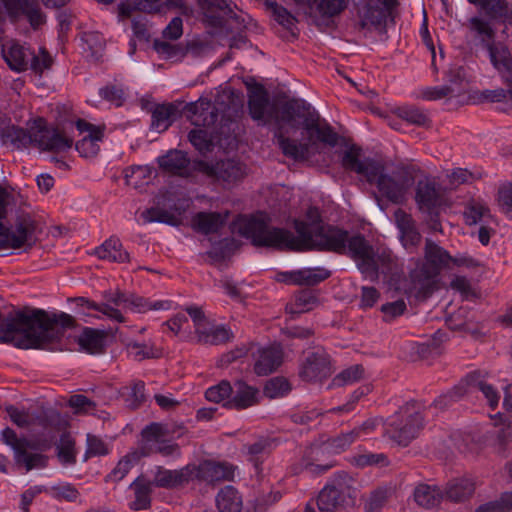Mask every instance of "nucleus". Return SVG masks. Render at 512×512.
Listing matches in <instances>:
<instances>
[{"label":"nucleus","instance_id":"7","mask_svg":"<svg viewBox=\"0 0 512 512\" xmlns=\"http://www.w3.org/2000/svg\"><path fill=\"white\" fill-rule=\"evenodd\" d=\"M1 138L5 144H12L17 148L26 147L35 143L43 151L62 153L68 151L73 145V139L65 136L55 128L40 127L30 135L23 128L7 126L1 130Z\"/></svg>","mask_w":512,"mask_h":512},{"label":"nucleus","instance_id":"64","mask_svg":"<svg viewBox=\"0 0 512 512\" xmlns=\"http://www.w3.org/2000/svg\"><path fill=\"white\" fill-rule=\"evenodd\" d=\"M406 303L404 300H397L394 302L383 304L381 311L384 314V321L390 322L396 317L401 316L406 311Z\"/></svg>","mask_w":512,"mask_h":512},{"label":"nucleus","instance_id":"37","mask_svg":"<svg viewBox=\"0 0 512 512\" xmlns=\"http://www.w3.org/2000/svg\"><path fill=\"white\" fill-rule=\"evenodd\" d=\"M375 273L364 274L366 278L376 281L379 273L388 275L392 274L397 267V258L389 250H377L373 254Z\"/></svg>","mask_w":512,"mask_h":512},{"label":"nucleus","instance_id":"49","mask_svg":"<svg viewBox=\"0 0 512 512\" xmlns=\"http://www.w3.org/2000/svg\"><path fill=\"white\" fill-rule=\"evenodd\" d=\"M142 218L146 223L160 222L172 226H176L180 222L178 216H176L174 213L159 207H151L146 209L142 213Z\"/></svg>","mask_w":512,"mask_h":512},{"label":"nucleus","instance_id":"27","mask_svg":"<svg viewBox=\"0 0 512 512\" xmlns=\"http://www.w3.org/2000/svg\"><path fill=\"white\" fill-rule=\"evenodd\" d=\"M168 428L166 425L153 422L147 425L141 432V441L138 455L146 457L154 454L155 448L168 438Z\"/></svg>","mask_w":512,"mask_h":512},{"label":"nucleus","instance_id":"35","mask_svg":"<svg viewBox=\"0 0 512 512\" xmlns=\"http://www.w3.org/2000/svg\"><path fill=\"white\" fill-rule=\"evenodd\" d=\"M152 483L143 477H137L129 486L134 491L135 499L129 503L133 511L146 510L151 506Z\"/></svg>","mask_w":512,"mask_h":512},{"label":"nucleus","instance_id":"46","mask_svg":"<svg viewBox=\"0 0 512 512\" xmlns=\"http://www.w3.org/2000/svg\"><path fill=\"white\" fill-rule=\"evenodd\" d=\"M340 497L339 490L335 487L325 486L319 493L317 505L321 512H332L337 507ZM305 512H315L309 505L306 506Z\"/></svg>","mask_w":512,"mask_h":512},{"label":"nucleus","instance_id":"16","mask_svg":"<svg viewBox=\"0 0 512 512\" xmlns=\"http://www.w3.org/2000/svg\"><path fill=\"white\" fill-rule=\"evenodd\" d=\"M192 481L197 480L214 485L219 482L233 481L237 466L226 461L204 460L198 465L192 464Z\"/></svg>","mask_w":512,"mask_h":512},{"label":"nucleus","instance_id":"4","mask_svg":"<svg viewBox=\"0 0 512 512\" xmlns=\"http://www.w3.org/2000/svg\"><path fill=\"white\" fill-rule=\"evenodd\" d=\"M307 221L295 220L294 227L297 235H294L288 229L281 227H274L270 225V219L264 213H258L256 215H240L233 222V231L241 235L242 237L249 239L251 243L256 247L273 248L279 251H309L310 249H292L282 246L280 242L286 241L285 236H279L277 231H284L292 235V238H301L302 235L299 232L300 225L305 227V232L311 238H316L317 233L331 225H324L321 219V214L318 208L310 207L306 213Z\"/></svg>","mask_w":512,"mask_h":512},{"label":"nucleus","instance_id":"63","mask_svg":"<svg viewBox=\"0 0 512 512\" xmlns=\"http://www.w3.org/2000/svg\"><path fill=\"white\" fill-rule=\"evenodd\" d=\"M497 202L501 211L512 217V183H507L499 187Z\"/></svg>","mask_w":512,"mask_h":512},{"label":"nucleus","instance_id":"5","mask_svg":"<svg viewBox=\"0 0 512 512\" xmlns=\"http://www.w3.org/2000/svg\"><path fill=\"white\" fill-rule=\"evenodd\" d=\"M361 149L352 146L344 152L342 166L344 169L363 175L370 184L377 187L380 195L392 203L401 204L414 181L418 170L413 165L400 166L391 174L385 173L384 167L371 158H360Z\"/></svg>","mask_w":512,"mask_h":512},{"label":"nucleus","instance_id":"32","mask_svg":"<svg viewBox=\"0 0 512 512\" xmlns=\"http://www.w3.org/2000/svg\"><path fill=\"white\" fill-rule=\"evenodd\" d=\"M180 115L177 105L173 103L157 104L151 110V129L166 131Z\"/></svg>","mask_w":512,"mask_h":512},{"label":"nucleus","instance_id":"15","mask_svg":"<svg viewBox=\"0 0 512 512\" xmlns=\"http://www.w3.org/2000/svg\"><path fill=\"white\" fill-rule=\"evenodd\" d=\"M104 302L96 303L92 300H89L84 297H78L75 299L77 307L82 309V312L94 310L100 312L103 316L107 317L110 320L122 323L125 321V318L118 308L121 305H128L129 295L121 292L120 290L115 291H104L103 292Z\"/></svg>","mask_w":512,"mask_h":512},{"label":"nucleus","instance_id":"21","mask_svg":"<svg viewBox=\"0 0 512 512\" xmlns=\"http://www.w3.org/2000/svg\"><path fill=\"white\" fill-rule=\"evenodd\" d=\"M193 465H186L181 469L169 470L157 466L154 471L152 485L159 488L175 489L180 488L192 481Z\"/></svg>","mask_w":512,"mask_h":512},{"label":"nucleus","instance_id":"20","mask_svg":"<svg viewBox=\"0 0 512 512\" xmlns=\"http://www.w3.org/2000/svg\"><path fill=\"white\" fill-rule=\"evenodd\" d=\"M391 9L374 4L373 0H367L358 10V27L363 31L386 32L387 18Z\"/></svg>","mask_w":512,"mask_h":512},{"label":"nucleus","instance_id":"8","mask_svg":"<svg viewBox=\"0 0 512 512\" xmlns=\"http://www.w3.org/2000/svg\"><path fill=\"white\" fill-rule=\"evenodd\" d=\"M425 405L411 400L390 416L385 422V433L399 445L407 446L423 429L422 411Z\"/></svg>","mask_w":512,"mask_h":512},{"label":"nucleus","instance_id":"45","mask_svg":"<svg viewBox=\"0 0 512 512\" xmlns=\"http://www.w3.org/2000/svg\"><path fill=\"white\" fill-rule=\"evenodd\" d=\"M465 380L471 388L478 389L483 393L492 409L497 407L500 399L498 391L492 385L481 380L478 373L474 372L467 375Z\"/></svg>","mask_w":512,"mask_h":512},{"label":"nucleus","instance_id":"61","mask_svg":"<svg viewBox=\"0 0 512 512\" xmlns=\"http://www.w3.org/2000/svg\"><path fill=\"white\" fill-rule=\"evenodd\" d=\"M51 496L56 500H66L69 502H74L79 497L78 490L72 484H62L52 486L50 488Z\"/></svg>","mask_w":512,"mask_h":512},{"label":"nucleus","instance_id":"12","mask_svg":"<svg viewBox=\"0 0 512 512\" xmlns=\"http://www.w3.org/2000/svg\"><path fill=\"white\" fill-rule=\"evenodd\" d=\"M0 441L13 451V460L17 467L27 472L47 467L48 456L34 452L35 445L26 437H19L12 428L6 427L1 431Z\"/></svg>","mask_w":512,"mask_h":512},{"label":"nucleus","instance_id":"13","mask_svg":"<svg viewBox=\"0 0 512 512\" xmlns=\"http://www.w3.org/2000/svg\"><path fill=\"white\" fill-rule=\"evenodd\" d=\"M198 170L224 188H231L242 182L249 171L248 166L237 158H226L215 163L200 161Z\"/></svg>","mask_w":512,"mask_h":512},{"label":"nucleus","instance_id":"22","mask_svg":"<svg viewBox=\"0 0 512 512\" xmlns=\"http://www.w3.org/2000/svg\"><path fill=\"white\" fill-rule=\"evenodd\" d=\"M254 372L266 376L275 372L283 363L284 351L280 343L261 347L257 350Z\"/></svg>","mask_w":512,"mask_h":512},{"label":"nucleus","instance_id":"36","mask_svg":"<svg viewBox=\"0 0 512 512\" xmlns=\"http://www.w3.org/2000/svg\"><path fill=\"white\" fill-rule=\"evenodd\" d=\"M215 502L219 512H241L243 507L242 496L231 485H227L219 490Z\"/></svg>","mask_w":512,"mask_h":512},{"label":"nucleus","instance_id":"42","mask_svg":"<svg viewBox=\"0 0 512 512\" xmlns=\"http://www.w3.org/2000/svg\"><path fill=\"white\" fill-rule=\"evenodd\" d=\"M291 279L299 285H316L331 276V272L323 267L306 268L295 271L291 274Z\"/></svg>","mask_w":512,"mask_h":512},{"label":"nucleus","instance_id":"56","mask_svg":"<svg viewBox=\"0 0 512 512\" xmlns=\"http://www.w3.org/2000/svg\"><path fill=\"white\" fill-rule=\"evenodd\" d=\"M512 510V492L502 493L500 498L480 505L475 512H509Z\"/></svg>","mask_w":512,"mask_h":512},{"label":"nucleus","instance_id":"14","mask_svg":"<svg viewBox=\"0 0 512 512\" xmlns=\"http://www.w3.org/2000/svg\"><path fill=\"white\" fill-rule=\"evenodd\" d=\"M358 439L357 432L350 430L348 432L340 433L332 438H329L323 447L311 446L309 447L303 458V465L306 470L310 472L323 473L333 467V463L320 465L315 464L313 460H318L319 456L324 451L331 452L334 454H340L346 451L354 442Z\"/></svg>","mask_w":512,"mask_h":512},{"label":"nucleus","instance_id":"30","mask_svg":"<svg viewBox=\"0 0 512 512\" xmlns=\"http://www.w3.org/2000/svg\"><path fill=\"white\" fill-rule=\"evenodd\" d=\"M159 167L172 175L188 176L190 159L187 154L180 150H170L167 154L157 159Z\"/></svg>","mask_w":512,"mask_h":512},{"label":"nucleus","instance_id":"19","mask_svg":"<svg viewBox=\"0 0 512 512\" xmlns=\"http://www.w3.org/2000/svg\"><path fill=\"white\" fill-rule=\"evenodd\" d=\"M76 128L80 133H87V135L76 142L75 149L81 157H95L100 151V143L103 142L106 126L94 125L84 119H78Z\"/></svg>","mask_w":512,"mask_h":512},{"label":"nucleus","instance_id":"34","mask_svg":"<svg viewBox=\"0 0 512 512\" xmlns=\"http://www.w3.org/2000/svg\"><path fill=\"white\" fill-rule=\"evenodd\" d=\"M106 334L94 328L86 327L77 338L80 349L89 354H101L105 349Z\"/></svg>","mask_w":512,"mask_h":512},{"label":"nucleus","instance_id":"23","mask_svg":"<svg viewBox=\"0 0 512 512\" xmlns=\"http://www.w3.org/2000/svg\"><path fill=\"white\" fill-rule=\"evenodd\" d=\"M268 108L269 95L262 85H258L249 95V114L253 120L261 122L262 125H267L271 121L275 123L279 109L273 114L272 111L268 112Z\"/></svg>","mask_w":512,"mask_h":512},{"label":"nucleus","instance_id":"28","mask_svg":"<svg viewBox=\"0 0 512 512\" xmlns=\"http://www.w3.org/2000/svg\"><path fill=\"white\" fill-rule=\"evenodd\" d=\"M195 335L197 342L205 345H222L234 337L230 328L214 324L209 319L195 332Z\"/></svg>","mask_w":512,"mask_h":512},{"label":"nucleus","instance_id":"25","mask_svg":"<svg viewBox=\"0 0 512 512\" xmlns=\"http://www.w3.org/2000/svg\"><path fill=\"white\" fill-rule=\"evenodd\" d=\"M395 223L400 232V240L404 248L409 252H414L421 242V235L416 228L412 216L402 209H397L394 213Z\"/></svg>","mask_w":512,"mask_h":512},{"label":"nucleus","instance_id":"52","mask_svg":"<svg viewBox=\"0 0 512 512\" xmlns=\"http://www.w3.org/2000/svg\"><path fill=\"white\" fill-rule=\"evenodd\" d=\"M364 367L359 364L352 365L333 378V384L336 386H345L356 383L364 376Z\"/></svg>","mask_w":512,"mask_h":512},{"label":"nucleus","instance_id":"51","mask_svg":"<svg viewBox=\"0 0 512 512\" xmlns=\"http://www.w3.org/2000/svg\"><path fill=\"white\" fill-rule=\"evenodd\" d=\"M57 456L63 465L76 463L75 441L68 435H63L57 446Z\"/></svg>","mask_w":512,"mask_h":512},{"label":"nucleus","instance_id":"29","mask_svg":"<svg viewBox=\"0 0 512 512\" xmlns=\"http://www.w3.org/2000/svg\"><path fill=\"white\" fill-rule=\"evenodd\" d=\"M229 212H198L192 218V228L204 235L217 233L226 223Z\"/></svg>","mask_w":512,"mask_h":512},{"label":"nucleus","instance_id":"47","mask_svg":"<svg viewBox=\"0 0 512 512\" xmlns=\"http://www.w3.org/2000/svg\"><path fill=\"white\" fill-rule=\"evenodd\" d=\"M397 116L413 125H429L430 119L426 112L416 106H402L397 109Z\"/></svg>","mask_w":512,"mask_h":512},{"label":"nucleus","instance_id":"53","mask_svg":"<svg viewBox=\"0 0 512 512\" xmlns=\"http://www.w3.org/2000/svg\"><path fill=\"white\" fill-rule=\"evenodd\" d=\"M347 7V0H320L317 12L324 19L340 15Z\"/></svg>","mask_w":512,"mask_h":512},{"label":"nucleus","instance_id":"40","mask_svg":"<svg viewBox=\"0 0 512 512\" xmlns=\"http://www.w3.org/2000/svg\"><path fill=\"white\" fill-rule=\"evenodd\" d=\"M475 490V484L469 479H455L448 483L445 495L447 499L461 502L468 499Z\"/></svg>","mask_w":512,"mask_h":512},{"label":"nucleus","instance_id":"26","mask_svg":"<svg viewBox=\"0 0 512 512\" xmlns=\"http://www.w3.org/2000/svg\"><path fill=\"white\" fill-rule=\"evenodd\" d=\"M259 390L244 381L234 383L231 398L223 406L228 409L243 410L259 403Z\"/></svg>","mask_w":512,"mask_h":512},{"label":"nucleus","instance_id":"41","mask_svg":"<svg viewBox=\"0 0 512 512\" xmlns=\"http://www.w3.org/2000/svg\"><path fill=\"white\" fill-rule=\"evenodd\" d=\"M140 459L138 452L133 451L123 456L109 474L105 476L106 482L118 483L129 473Z\"/></svg>","mask_w":512,"mask_h":512},{"label":"nucleus","instance_id":"38","mask_svg":"<svg viewBox=\"0 0 512 512\" xmlns=\"http://www.w3.org/2000/svg\"><path fill=\"white\" fill-rule=\"evenodd\" d=\"M127 307L137 313H146L148 311L169 310L172 302L169 300H155L130 294Z\"/></svg>","mask_w":512,"mask_h":512},{"label":"nucleus","instance_id":"50","mask_svg":"<svg viewBox=\"0 0 512 512\" xmlns=\"http://www.w3.org/2000/svg\"><path fill=\"white\" fill-rule=\"evenodd\" d=\"M19 6L33 28H38L45 22L38 0H19Z\"/></svg>","mask_w":512,"mask_h":512},{"label":"nucleus","instance_id":"1","mask_svg":"<svg viewBox=\"0 0 512 512\" xmlns=\"http://www.w3.org/2000/svg\"><path fill=\"white\" fill-rule=\"evenodd\" d=\"M275 126L274 138L277 145L286 157L297 162L309 159L310 146L285 136V126L292 129L302 126L308 132L310 141H313L315 135L319 142L329 146H335L338 142V134L325 121L321 123L319 113L302 99H291L281 104L275 117Z\"/></svg>","mask_w":512,"mask_h":512},{"label":"nucleus","instance_id":"60","mask_svg":"<svg viewBox=\"0 0 512 512\" xmlns=\"http://www.w3.org/2000/svg\"><path fill=\"white\" fill-rule=\"evenodd\" d=\"M53 60L50 54L45 48L39 49V54L36 55L32 52L30 57L29 68L36 74L41 75L44 70L49 69L52 66Z\"/></svg>","mask_w":512,"mask_h":512},{"label":"nucleus","instance_id":"18","mask_svg":"<svg viewBox=\"0 0 512 512\" xmlns=\"http://www.w3.org/2000/svg\"><path fill=\"white\" fill-rule=\"evenodd\" d=\"M332 374L331 361L328 353L317 347L309 352L300 366L299 376L307 382H316L328 378Z\"/></svg>","mask_w":512,"mask_h":512},{"label":"nucleus","instance_id":"43","mask_svg":"<svg viewBox=\"0 0 512 512\" xmlns=\"http://www.w3.org/2000/svg\"><path fill=\"white\" fill-rule=\"evenodd\" d=\"M126 349L128 355L136 361L158 358L161 356V350L158 349L152 342L140 343L136 341H130L127 343Z\"/></svg>","mask_w":512,"mask_h":512},{"label":"nucleus","instance_id":"31","mask_svg":"<svg viewBox=\"0 0 512 512\" xmlns=\"http://www.w3.org/2000/svg\"><path fill=\"white\" fill-rule=\"evenodd\" d=\"M32 51L19 45L18 43H10L3 45L2 56L10 67L16 72H23L28 69Z\"/></svg>","mask_w":512,"mask_h":512},{"label":"nucleus","instance_id":"33","mask_svg":"<svg viewBox=\"0 0 512 512\" xmlns=\"http://www.w3.org/2000/svg\"><path fill=\"white\" fill-rule=\"evenodd\" d=\"M95 255L101 260L125 263L130 261L129 253L124 250L121 241L117 237H110L95 249Z\"/></svg>","mask_w":512,"mask_h":512},{"label":"nucleus","instance_id":"59","mask_svg":"<svg viewBox=\"0 0 512 512\" xmlns=\"http://www.w3.org/2000/svg\"><path fill=\"white\" fill-rule=\"evenodd\" d=\"M154 49L166 59L182 58L186 54V50L181 45L161 40H155Z\"/></svg>","mask_w":512,"mask_h":512},{"label":"nucleus","instance_id":"24","mask_svg":"<svg viewBox=\"0 0 512 512\" xmlns=\"http://www.w3.org/2000/svg\"><path fill=\"white\" fill-rule=\"evenodd\" d=\"M184 111L191 123L197 127H210L218 119L216 108L207 99H199L196 102L186 104Z\"/></svg>","mask_w":512,"mask_h":512},{"label":"nucleus","instance_id":"55","mask_svg":"<svg viewBox=\"0 0 512 512\" xmlns=\"http://www.w3.org/2000/svg\"><path fill=\"white\" fill-rule=\"evenodd\" d=\"M291 390L289 382L282 377L270 379L264 387V395L270 399L283 397Z\"/></svg>","mask_w":512,"mask_h":512},{"label":"nucleus","instance_id":"54","mask_svg":"<svg viewBox=\"0 0 512 512\" xmlns=\"http://www.w3.org/2000/svg\"><path fill=\"white\" fill-rule=\"evenodd\" d=\"M233 387L228 381H221L219 384L208 388L205 397L208 401L214 403L226 402L231 398Z\"/></svg>","mask_w":512,"mask_h":512},{"label":"nucleus","instance_id":"9","mask_svg":"<svg viewBox=\"0 0 512 512\" xmlns=\"http://www.w3.org/2000/svg\"><path fill=\"white\" fill-rule=\"evenodd\" d=\"M467 27L473 37L489 52L490 61L502 74L506 83H512V56L509 49L495 44V30L489 21L480 17H471Z\"/></svg>","mask_w":512,"mask_h":512},{"label":"nucleus","instance_id":"3","mask_svg":"<svg viewBox=\"0 0 512 512\" xmlns=\"http://www.w3.org/2000/svg\"><path fill=\"white\" fill-rule=\"evenodd\" d=\"M301 238H292L287 232L277 231L279 236H285L282 246L294 249H316L350 257L359 271L364 274L375 273L373 254L375 252L370 242L361 234L350 235L348 231L327 227L321 229L316 238H311L300 225Z\"/></svg>","mask_w":512,"mask_h":512},{"label":"nucleus","instance_id":"11","mask_svg":"<svg viewBox=\"0 0 512 512\" xmlns=\"http://www.w3.org/2000/svg\"><path fill=\"white\" fill-rule=\"evenodd\" d=\"M414 199L419 211L429 217L430 227L439 230V210L448 202L445 188L435 177L426 175L416 183Z\"/></svg>","mask_w":512,"mask_h":512},{"label":"nucleus","instance_id":"6","mask_svg":"<svg viewBox=\"0 0 512 512\" xmlns=\"http://www.w3.org/2000/svg\"><path fill=\"white\" fill-rule=\"evenodd\" d=\"M15 204V194L0 185V251L8 249H20L34 242L36 221L28 213L17 215L13 224H7L6 220L12 205Z\"/></svg>","mask_w":512,"mask_h":512},{"label":"nucleus","instance_id":"58","mask_svg":"<svg viewBox=\"0 0 512 512\" xmlns=\"http://www.w3.org/2000/svg\"><path fill=\"white\" fill-rule=\"evenodd\" d=\"M351 463L359 468H364L367 466H387L389 461L387 456L383 453H366L354 456L351 460Z\"/></svg>","mask_w":512,"mask_h":512},{"label":"nucleus","instance_id":"62","mask_svg":"<svg viewBox=\"0 0 512 512\" xmlns=\"http://www.w3.org/2000/svg\"><path fill=\"white\" fill-rule=\"evenodd\" d=\"M109 453L107 444L99 437L88 434L87 435V448L86 458L95 456H104Z\"/></svg>","mask_w":512,"mask_h":512},{"label":"nucleus","instance_id":"17","mask_svg":"<svg viewBox=\"0 0 512 512\" xmlns=\"http://www.w3.org/2000/svg\"><path fill=\"white\" fill-rule=\"evenodd\" d=\"M204 21L215 28H225L229 21L241 24L228 0H197Z\"/></svg>","mask_w":512,"mask_h":512},{"label":"nucleus","instance_id":"2","mask_svg":"<svg viewBox=\"0 0 512 512\" xmlns=\"http://www.w3.org/2000/svg\"><path fill=\"white\" fill-rule=\"evenodd\" d=\"M73 324V317L64 312L49 314L41 309H33L30 313L19 310L0 324V343L20 349L43 348L58 337L57 326L68 328Z\"/></svg>","mask_w":512,"mask_h":512},{"label":"nucleus","instance_id":"39","mask_svg":"<svg viewBox=\"0 0 512 512\" xmlns=\"http://www.w3.org/2000/svg\"><path fill=\"white\" fill-rule=\"evenodd\" d=\"M443 498L441 490L435 485L419 484L414 490V500L425 508H433Z\"/></svg>","mask_w":512,"mask_h":512},{"label":"nucleus","instance_id":"48","mask_svg":"<svg viewBox=\"0 0 512 512\" xmlns=\"http://www.w3.org/2000/svg\"><path fill=\"white\" fill-rule=\"evenodd\" d=\"M270 442L266 439H260L246 446L249 461L259 470L264 459L270 453Z\"/></svg>","mask_w":512,"mask_h":512},{"label":"nucleus","instance_id":"44","mask_svg":"<svg viewBox=\"0 0 512 512\" xmlns=\"http://www.w3.org/2000/svg\"><path fill=\"white\" fill-rule=\"evenodd\" d=\"M266 7L272 12L275 21L283 26L286 30L295 35L294 30L297 29V19L285 7L279 5L276 1L266 0Z\"/></svg>","mask_w":512,"mask_h":512},{"label":"nucleus","instance_id":"10","mask_svg":"<svg viewBox=\"0 0 512 512\" xmlns=\"http://www.w3.org/2000/svg\"><path fill=\"white\" fill-rule=\"evenodd\" d=\"M450 260L452 256L445 249L429 239L426 240L425 263L410 273L418 294L427 295L432 292L434 279L443 268L450 266Z\"/></svg>","mask_w":512,"mask_h":512},{"label":"nucleus","instance_id":"57","mask_svg":"<svg viewBox=\"0 0 512 512\" xmlns=\"http://www.w3.org/2000/svg\"><path fill=\"white\" fill-rule=\"evenodd\" d=\"M190 143L201 153L210 152L213 141L209 133L203 129H193L188 135Z\"/></svg>","mask_w":512,"mask_h":512}]
</instances>
